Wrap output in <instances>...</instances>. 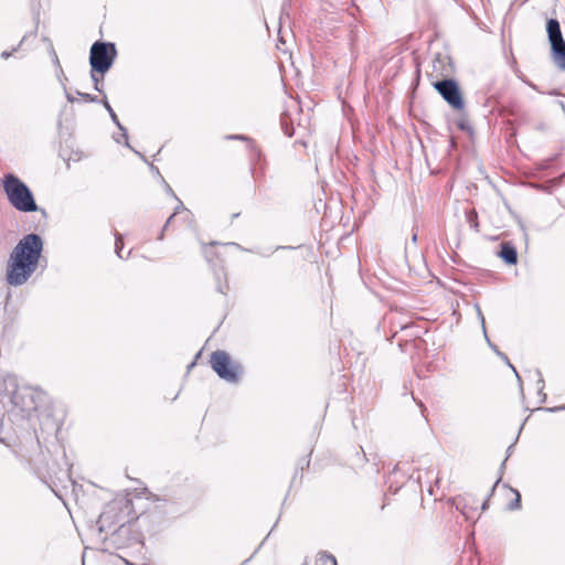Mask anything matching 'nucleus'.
Returning a JSON list of instances; mask_svg holds the SVG:
<instances>
[{
    "mask_svg": "<svg viewBox=\"0 0 565 565\" xmlns=\"http://www.w3.org/2000/svg\"><path fill=\"white\" fill-rule=\"evenodd\" d=\"M546 32L551 43L553 61L559 70L565 71V40L563 39L561 26L556 19H550L547 21Z\"/></svg>",
    "mask_w": 565,
    "mask_h": 565,
    "instance_id": "nucleus-5",
    "label": "nucleus"
},
{
    "mask_svg": "<svg viewBox=\"0 0 565 565\" xmlns=\"http://www.w3.org/2000/svg\"><path fill=\"white\" fill-rule=\"evenodd\" d=\"M210 363L214 372L228 383H237L241 367L231 361L227 352L217 350L211 354Z\"/></svg>",
    "mask_w": 565,
    "mask_h": 565,
    "instance_id": "nucleus-4",
    "label": "nucleus"
},
{
    "mask_svg": "<svg viewBox=\"0 0 565 565\" xmlns=\"http://www.w3.org/2000/svg\"><path fill=\"white\" fill-rule=\"evenodd\" d=\"M231 139H239V140H245L246 137L242 136V135H235V136H231L230 137Z\"/></svg>",
    "mask_w": 565,
    "mask_h": 565,
    "instance_id": "nucleus-26",
    "label": "nucleus"
},
{
    "mask_svg": "<svg viewBox=\"0 0 565 565\" xmlns=\"http://www.w3.org/2000/svg\"><path fill=\"white\" fill-rule=\"evenodd\" d=\"M64 90H65V96H66V99L70 102V103H74L75 102V98L74 96L67 92L66 87L64 86Z\"/></svg>",
    "mask_w": 565,
    "mask_h": 565,
    "instance_id": "nucleus-23",
    "label": "nucleus"
},
{
    "mask_svg": "<svg viewBox=\"0 0 565 565\" xmlns=\"http://www.w3.org/2000/svg\"><path fill=\"white\" fill-rule=\"evenodd\" d=\"M174 214L170 215L169 218L167 220L166 224H164V228H168V226L172 223V220L174 218Z\"/></svg>",
    "mask_w": 565,
    "mask_h": 565,
    "instance_id": "nucleus-24",
    "label": "nucleus"
},
{
    "mask_svg": "<svg viewBox=\"0 0 565 565\" xmlns=\"http://www.w3.org/2000/svg\"><path fill=\"white\" fill-rule=\"evenodd\" d=\"M92 79L94 82V87L96 90L102 92V86L99 84V78L95 75V73L92 71Z\"/></svg>",
    "mask_w": 565,
    "mask_h": 565,
    "instance_id": "nucleus-19",
    "label": "nucleus"
},
{
    "mask_svg": "<svg viewBox=\"0 0 565 565\" xmlns=\"http://www.w3.org/2000/svg\"><path fill=\"white\" fill-rule=\"evenodd\" d=\"M435 89L456 110H462L465 102L456 81L445 78L434 83Z\"/></svg>",
    "mask_w": 565,
    "mask_h": 565,
    "instance_id": "nucleus-6",
    "label": "nucleus"
},
{
    "mask_svg": "<svg viewBox=\"0 0 565 565\" xmlns=\"http://www.w3.org/2000/svg\"><path fill=\"white\" fill-rule=\"evenodd\" d=\"M218 290L221 294H225V291L221 287L218 288Z\"/></svg>",
    "mask_w": 565,
    "mask_h": 565,
    "instance_id": "nucleus-33",
    "label": "nucleus"
},
{
    "mask_svg": "<svg viewBox=\"0 0 565 565\" xmlns=\"http://www.w3.org/2000/svg\"><path fill=\"white\" fill-rule=\"evenodd\" d=\"M490 345H491V348L495 351V353H497V354H498L502 360H504V361L507 362V364H508V365H509V366L514 371V373L516 374L518 379L520 380L519 374L516 373V371H515L514 366L510 363V361H509L508 356H507L504 353L500 352V351H499L495 347H493L491 343H490Z\"/></svg>",
    "mask_w": 565,
    "mask_h": 565,
    "instance_id": "nucleus-14",
    "label": "nucleus"
},
{
    "mask_svg": "<svg viewBox=\"0 0 565 565\" xmlns=\"http://www.w3.org/2000/svg\"><path fill=\"white\" fill-rule=\"evenodd\" d=\"M499 481H500V479L498 481H495L494 486L492 487L491 493L494 491L495 487L499 484Z\"/></svg>",
    "mask_w": 565,
    "mask_h": 565,
    "instance_id": "nucleus-29",
    "label": "nucleus"
},
{
    "mask_svg": "<svg viewBox=\"0 0 565 565\" xmlns=\"http://www.w3.org/2000/svg\"><path fill=\"white\" fill-rule=\"evenodd\" d=\"M559 105H561V107H562L563 109L565 108V105H564V103H563V102H559Z\"/></svg>",
    "mask_w": 565,
    "mask_h": 565,
    "instance_id": "nucleus-32",
    "label": "nucleus"
},
{
    "mask_svg": "<svg viewBox=\"0 0 565 565\" xmlns=\"http://www.w3.org/2000/svg\"><path fill=\"white\" fill-rule=\"evenodd\" d=\"M455 502V505H456V509L458 511L461 512V514L466 518V519H469V514H468V511H467V503H466V498H462V497H458L454 500Z\"/></svg>",
    "mask_w": 565,
    "mask_h": 565,
    "instance_id": "nucleus-12",
    "label": "nucleus"
},
{
    "mask_svg": "<svg viewBox=\"0 0 565 565\" xmlns=\"http://www.w3.org/2000/svg\"><path fill=\"white\" fill-rule=\"evenodd\" d=\"M499 256L509 265H514L518 262V253L515 247L510 243H502Z\"/></svg>",
    "mask_w": 565,
    "mask_h": 565,
    "instance_id": "nucleus-7",
    "label": "nucleus"
},
{
    "mask_svg": "<svg viewBox=\"0 0 565 565\" xmlns=\"http://www.w3.org/2000/svg\"><path fill=\"white\" fill-rule=\"evenodd\" d=\"M487 508H488V500L482 503L481 509H482V511H484Z\"/></svg>",
    "mask_w": 565,
    "mask_h": 565,
    "instance_id": "nucleus-28",
    "label": "nucleus"
},
{
    "mask_svg": "<svg viewBox=\"0 0 565 565\" xmlns=\"http://www.w3.org/2000/svg\"><path fill=\"white\" fill-rule=\"evenodd\" d=\"M182 211H185V207H184L183 203L179 200V203L175 206L173 214L177 215Z\"/></svg>",
    "mask_w": 565,
    "mask_h": 565,
    "instance_id": "nucleus-22",
    "label": "nucleus"
},
{
    "mask_svg": "<svg viewBox=\"0 0 565 565\" xmlns=\"http://www.w3.org/2000/svg\"><path fill=\"white\" fill-rule=\"evenodd\" d=\"M105 108L107 109V111L109 113L110 117H111V120L117 125V127L122 131L124 134V137L127 139V131H126V128L121 126V124L119 122V119L117 117V115L115 114L114 109L111 108V106L109 105V103L107 100H104L103 102Z\"/></svg>",
    "mask_w": 565,
    "mask_h": 565,
    "instance_id": "nucleus-10",
    "label": "nucleus"
},
{
    "mask_svg": "<svg viewBox=\"0 0 565 565\" xmlns=\"http://www.w3.org/2000/svg\"><path fill=\"white\" fill-rule=\"evenodd\" d=\"M529 85L533 88V89H537L536 85L532 84V83H529Z\"/></svg>",
    "mask_w": 565,
    "mask_h": 565,
    "instance_id": "nucleus-31",
    "label": "nucleus"
},
{
    "mask_svg": "<svg viewBox=\"0 0 565 565\" xmlns=\"http://www.w3.org/2000/svg\"><path fill=\"white\" fill-rule=\"evenodd\" d=\"M124 243L122 237L120 234H116V243H115V250L119 258H125V256L121 255Z\"/></svg>",
    "mask_w": 565,
    "mask_h": 565,
    "instance_id": "nucleus-13",
    "label": "nucleus"
},
{
    "mask_svg": "<svg viewBox=\"0 0 565 565\" xmlns=\"http://www.w3.org/2000/svg\"><path fill=\"white\" fill-rule=\"evenodd\" d=\"M513 492L515 494V499L509 504L510 510H516L520 508L521 495L516 490H513Z\"/></svg>",
    "mask_w": 565,
    "mask_h": 565,
    "instance_id": "nucleus-15",
    "label": "nucleus"
},
{
    "mask_svg": "<svg viewBox=\"0 0 565 565\" xmlns=\"http://www.w3.org/2000/svg\"><path fill=\"white\" fill-rule=\"evenodd\" d=\"M447 56H436L433 61L434 72L437 73V76L447 77L450 74V65L447 64Z\"/></svg>",
    "mask_w": 565,
    "mask_h": 565,
    "instance_id": "nucleus-8",
    "label": "nucleus"
},
{
    "mask_svg": "<svg viewBox=\"0 0 565 565\" xmlns=\"http://www.w3.org/2000/svg\"><path fill=\"white\" fill-rule=\"evenodd\" d=\"M476 309H477L478 317H479V319L481 321L483 333H486V321H484V317L482 315V311H481V309H480V307L478 305H476Z\"/></svg>",
    "mask_w": 565,
    "mask_h": 565,
    "instance_id": "nucleus-18",
    "label": "nucleus"
},
{
    "mask_svg": "<svg viewBox=\"0 0 565 565\" xmlns=\"http://www.w3.org/2000/svg\"><path fill=\"white\" fill-rule=\"evenodd\" d=\"M466 220H467V223L470 225V227L478 231L479 223H478V214H477L476 210L467 211Z\"/></svg>",
    "mask_w": 565,
    "mask_h": 565,
    "instance_id": "nucleus-11",
    "label": "nucleus"
},
{
    "mask_svg": "<svg viewBox=\"0 0 565 565\" xmlns=\"http://www.w3.org/2000/svg\"><path fill=\"white\" fill-rule=\"evenodd\" d=\"M281 125L284 127V130H285V134L289 137H291L294 135V131L292 130H289L287 124H286V115L282 117L281 119Z\"/></svg>",
    "mask_w": 565,
    "mask_h": 565,
    "instance_id": "nucleus-20",
    "label": "nucleus"
},
{
    "mask_svg": "<svg viewBox=\"0 0 565 565\" xmlns=\"http://www.w3.org/2000/svg\"><path fill=\"white\" fill-rule=\"evenodd\" d=\"M11 54H12L11 52L3 51V52L1 53V57H2V58H8L9 56H11Z\"/></svg>",
    "mask_w": 565,
    "mask_h": 565,
    "instance_id": "nucleus-25",
    "label": "nucleus"
},
{
    "mask_svg": "<svg viewBox=\"0 0 565 565\" xmlns=\"http://www.w3.org/2000/svg\"><path fill=\"white\" fill-rule=\"evenodd\" d=\"M315 565H338L337 559L332 554H328L327 552H320L317 555Z\"/></svg>",
    "mask_w": 565,
    "mask_h": 565,
    "instance_id": "nucleus-9",
    "label": "nucleus"
},
{
    "mask_svg": "<svg viewBox=\"0 0 565 565\" xmlns=\"http://www.w3.org/2000/svg\"><path fill=\"white\" fill-rule=\"evenodd\" d=\"M43 250V239L31 233L24 235L12 248L6 265V281L20 287L36 271Z\"/></svg>",
    "mask_w": 565,
    "mask_h": 565,
    "instance_id": "nucleus-1",
    "label": "nucleus"
},
{
    "mask_svg": "<svg viewBox=\"0 0 565 565\" xmlns=\"http://www.w3.org/2000/svg\"><path fill=\"white\" fill-rule=\"evenodd\" d=\"M166 230H167V228H164V227H163V228H162V231H161V233H159V236H158V239H159V241H162V239H163V237H164V231H166Z\"/></svg>",
    "mask_w": 565,
    "mask_h": 565,
    "instance_id": "nucleus-27",
    "label": "nucleus"
},
{
    "mask_svg": "<svg viewBox=\"0 0 565 565\" xmlns=\"http://www.w3.org/2000/svg\"><path fill=\"white\" fill-rule=\"evenodd\" d=\"M536 375H537V388H539V393L541 394L542 393V390L544 388V380H543V376H542V373L540 370H536L535 371Z\"/></svg>",
    "mask_w": 565,
    "mask_h": 565,
    "instance_id": "nucleus-17",
    "label": "nucleus"
},
{
    "mask_svg": "<svg viewBox=\"0 0 565 565\" xmlns=\"http://www.w3.org/2000/svg\"><path fill=\"white\" fill-rule=\"evenodd\" d=\"M3 190L9 203L18 211L30 213L39 210L34 195L29 186L17 175L8 173L2 180Z\"/></svg>",
    "mask_w": 565,
    "mask_h": 565,
    "instance_id": "nucleus-2",
    "label": "nucleus"
},
{
    "mask_svg": "<svg viewBox=\"0 0 565 565\" xmlns=\"http://www.w3.org/2000/svg\"><path fill=\"white\" fill-rule=\"evenodd\" d=\"M105 519H106V514L105 513L100 514L99 520H98L99 531L100 532L106 531V529H105Z\"/></svg>",
    "mask_w": 565,
    "mask_h": 565,
    "instance_id": "nucleus-21",
    "label": "nucleus"
},
{
    "mask_svg": "<svg viewBox=\"0 0 565 565\" xmlns=\"http://www.w3.org/2000/svg\"><path fill=\"white\" fill-rule=\"evenodd\" d=\"M413 242L415 243L417 241V234H413V237H412Z\"/></svg>",
    "mask_w": 565,
    "mask_h": 565,
    "instance_id": "nucleus-30",
    "label": "nucleus"
},
{
    "mask_svg": "<svg viewBox=\"0 0 565 565\" xmlns=\"http://www.w3.org/2000/svg\"><path fill=\"white\" fill-rule=\"evenodd\" d=\"M117 55L114 43L95 42L90 47L89 63L93 72L104 74L107 72Z\"/></svg>",
    "mask_w": 565,
    "mask_h": 565,
    "instance_id": "nucleus-3",
    "label": "nucleus"
},
{
    "mask_svg": "<svg viewBox=\"0 0 565 565\" xmlns=\"http://www.w3.org/2000/svg\"><path fill=\"white\" fill-rule=\"evenodd\" d=\"M77 95H79L84 100L89 102V103L98 102V98L96 96L87 94V93L77 92Z\"/></svg>",
    "mask_w": 565,
    "mask_h": 565,
    "instance_id": "nucleus-16",
    "label": "nucleus"
}]
</instances>
